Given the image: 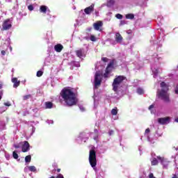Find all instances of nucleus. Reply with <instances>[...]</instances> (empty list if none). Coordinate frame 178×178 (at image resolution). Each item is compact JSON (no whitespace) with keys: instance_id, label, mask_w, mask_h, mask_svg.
Returning <instances> with one entry per match:
<instances>
[{"instance_id":"obj_42","label":"nucleus","mask_w":178,"mask_h":178,"mask_svg":"<svg viewBox=\"0 0 178 178\" xmlns=\"http://www.w3.org/2000/svg\"><path fill=\"white\" fill-rule=\"evenodd\" d=\"M13 156L14 158V159H17V158H19V155L17 154V153L16 152V151H14L13 153Z\"/></svg>"},{"instance_id":"obj_64","label":"nucleus","mask_w":178,"mask_h":178,"mask_svg":"<svg viewBox=\"0 0 178 178\" xmlns=\"http://www.w3.org/2000/svg\"><path fill=\"white\" fill-rule=\"evenodd\" d=\"M175 122H176V123H178V118L175 120Z\"/></svg>"},{"instance_id":"obj_53","label":"nucleus","mask_w":178,"mask_h":178,"mask_svg":"<svg viewBox=\"0 0 178 178\" xmlns=\"http://www.w3.org/2000/svg\"><path fill=\"white\" fill-rule=\"evenodd\" d=\"M56 178H65V177H63V175H62V174H58V175L56 176Z\"/></svg>"},{"instance_id":"obj_25","label":"nucleus","mask_w":178,"mask_h":178,"mask_svg":"<svg viewBox=\"0 0 178 178\" xmlns=\"http://www.w3.org/2000/svg\"><path fill=\"white\" fill-rule=\"evenodd\" d=\"M47 20L48 22H49L50 23H54V22H55V19H56V15H52L51 14L49 13V15H47Z\"/></svg>"},{"instance_id":"obj_37","label":"nucleus","mask_w":178,"mask_h":178,"mask_svg":"<svg viewBox=\"0 0 178 178\" xmlns=\"http://www.w3.org/2000/svg\"><path fill=\"white\" fill-rule=\"evenodd\" d=\"M6 111H8V107L6 106L0 107V113H3V112H6Z\"/></svg>"},{"instance_id":"obj_14","label":"nucleus","mask_w":178,"mask_h":178,"mask_svg":"<svg viewBox=\"0 0 178 178\" xmlns=\"http://www.w3.org/2000/svg\"><path fill=\"white\" fill-rule=\"evenodd\" d=\"M149 133H150L149 128L146 129V130L145 131V137H146V138L149 143H150L151 144H154L155 140H151V138H149Z\"/></svg>"},{"instance_id":"obj_34","label":"nucleus","mask_w":178,"mask_h":178,"mask_svg":"<svg viewBox=\"0 0 178 178\" xmlns=\"http://www.w3.org/2000/svg\"><path fill=\"white\" fill-rule=\"evenodd\" d=\"M71 65L76 66V67H80V63L77 61H72Z\"/></svg>"},{"instance_id":"obj_48","label":"nucleus","mask_w":178,"mask_h":178,"mask_svg":"<svg viewBox=\"0 0 178 178\" xmlns=\"http://www.w3.org/2000/svg\"><path fill=\"white\" fill-rule=\"evenodd\" d=\"M79 109L81 112H86V108H84L83 106H79Z\"/></svg>"},{"instance_id":"obj_63","label":"nucleus","mask_w":178,"mask_h":178,"mask_svg":"<svg viewBox=\"0 0 178 178\" xmlns=\"http://www.w3.org/2000/svg\"><path fill=\"white\" fill-rule=\"evenodd\" d=\"M8 48H9V49H10V52H12V47L11 46H8Z\"/></svg>"},{"instance_id":"obj_19","label":"nucleus","mask_w":178,"mask_h":178,"mask_svg":"<svg viewBox=\"0 0 178 178\" xmlns=\"http://www.w3.org/2000/svg\"><path fill=\"white\" fill-rule=\"evenodd\" d=\"M76 56H78V58H80V59H81V58H84V56H86V53L84 52V49H81L79 50H77L76 51Z\"/></svg>"},{"instance_id":"obj_3","label":"nucleus","mask_w":178,"mask_h":178,"mask_svg":"<svg viewBox=\"0 0 178 178\" xmlns=\"http://www.w3.org/2000/svg\"><path fill=\"white\" fill-rule=\"evenodd\" d=\"M160 86L161 89L158 90L157 91L158 98L162 99V101L164 102H170V99H169V93H168V91L169 90L168 85H166L165 82H161L160 83Z\"/></svg>"},{"instance_id":"obj_8","label":"nucleus","mask_w":178,"mask_h":178,"mask_svg":"<svg viewBox=\"0 0 178 178\" xmlns=\"http://www.w3.org/2000/svg\"><path fill=\"white\" fill-rule=\"evenodd\" d=\"M104 133L105 132L102 131H99L98 129H94V132L92 133V137L96 143H98V141H99V136H101V134H104Z\"/></svg>"},{"instance_id":"obj_29","label":"nucleus","mask_w":178,"mask_h":178,"mask_svg":"<svg viewBox=\"0 0 178 178\" xmlns=\"http://www.w3.org/2000/svg\"><path fill=\"white\" fill-rule=\"evenodd\" d=\"M113 5H115V0H107L106 6H108V8H112Z\"/></svg>"},{"instance_id":"obj_39","label":"nucleus","mask_w":178,"mask_h":178,"mask_svg":"<svg viewBox=\"0 0 178 178\" xmlns=\"http://www.w3.org/2000/svg\"><path fill=\"white\" fill-rule=\"evenodd\" d=\"M154 104H152L149 107V111H150L151 113H155V111H154Z\"/></svg>"},{"instance_id":"obj_31","label":"nucleus","mask_w":178,"mask_h":178,"mask_svg":"<svg viewBox=\"0 0 178 178\" xmlns=\"http://www.w3.org/2000/svg\"><path fill=\"white\" fill-rule=\"evenodd\" d=\"M51 59H52V56H49L47 57V58L45 59L44 63L46 65H49V63H51Z\"/></svg>"},{"instance_id":"obj_1","label":"nucleus","mask_w":178,"mask_h":178,"mask_svg":"<svg viewBox=\"0 0 178 178\" xmlns=\"http://www.w3.org/2000/svg\"><path fill=\"white\" fill-rule=\"evenodd\" d=\"M60 98H62L68 106H73L77 104V98L73 89L70 88H63L60 93Z\"/></svg>"},{"instance_id":"obj_43","label":"nucleus","mask_w":178,"mask_h":178,"mask_svg":"<svg viewBox=\"0 0 178 178\" xmlns=\"http://www.w3.org/2000/svg\"><path fill=\"white\" fill-rule=\"evenodd\" d=\"M42 74H43L42 71H38V72H37V74H36V76H37L38 77H41V76H42Z\"/></svg>"},{"instance_id":"obj_26","label":"nucleus","mask_w":178,"mask_h":178,"mask_svg":"<svg viewBox=\"0 0 178 178\" xmlns=\"http://www.w3.org/2000/svg\"><path fill=\"white\" fill-rule=\"evenodd\" d=\"M93 99H94V109H97V108H98V104H99V99H98V97L94 95L93 96Z\"/></svg>"},{"instance_id":"obj_15","label":"nucleus","mask_w":178,"mask_h":178,"mask_svg":"<svg viewBox=\"0 0 178 178\" xmlns=\"http://www.w3.org/2000/svg\"><path fill=\"white\" fill-rule=\"evenodd\" d=\"M104 26V23L102 21H98L93 24V27L96 31H101V27Z\"/></svg>"},{"instance_id":"obj_4","label":"nucleus","mask_w":178,"mask_h":178,"mask_svg":"<svg viewBox=\"0 0 178 178\" xmlns=\"http://www.w3.org/2000/svg\"><path fill=\"white\" fill-rule=\"evenodd\" d=\"M89 162L92 168L94 169V170L97 172V168H95V166H97V155L95 154V151L94 150L90 151Z\"/></svg>"},{"instance_id":"obj_2","label":"nucleus","mask_w":178,"mask_h":178,"mask_svg":"<svg viewBox=\"0 0 178 178\" xmlns=\"http://www.w3.org/2000/svg\"><path fill=\"white\" fill-rule=\"evenodd\" d=\"M127 81V79L124 76H117L112 83L113 90L118 95H123V88H124V83Z\"/></svg>"},{"instance_id":"obj_5","label":"nucleus","mask_w":178,"mask_h":178,"mask_svg":"<svg viewBox=\"0 0 178 178\" xmlns=\"http://www.w3.org/2000/svg\"><path fill=\"white\" fill-rule=\"evenodd\" d=\"M116 66H118V64L116 63V60L113 59L110 61V63L107 65V67L106 68V72L104 73V76L108 77V74H109V73H111V71L113 70V69H115Z\"/></svg>"},{"instance_id":"obj_18","label":"nucleus","mask_w":178,"mask_h":178,"mask_svg":"<svg viewBox=\"0 0 178 178\" xmlns=\"http://www.w3.org/2000/svg\"><path fill=\"white\" fill-rule=\"evenodd\" d=\"M28 151H30V144L29 142L24 141L22 145V152H28Z\"/></svg>"},{"instance_id":"obj_12","label":"nucleus","mask_w":178,"mask_h":178,"mask_svg":"<svg viewBox=\"0 0 178 178\" xmlns=\"http://www.w3.org/2000/svg\"><path fill=\"white\" fill-rule=\"evenodd\" d=\"M10 29H12V21L10 19H6L3 23L2 29L6 31L10 30Z\"/></svg>"},{"instance_id":"obj_13","label":"nucleus","mask_w":178,"mask_h":178,"mask_svg":"<svg viewBox=\"0 0 178 178\" xmlns=\"http://www.w3.org/2000/svg\"><path fill=\"white\" fill-rule=\"evenodd\" d=\"M39 10L40 13H43L44 15H49L51 13V10L47 6H40Z\"/></svg>"},{"instance_id":"obj_38","label":"nucleus","mask_w":178,"mask_h":178,"mask_svg":"<svg viewBox=\"0 0 178 178\" xmlns=\"http://www.w3.org/2000/svg\"><path fill=\"white\" fill-rule=\"evenodd\" d=\"M96 175H97V177H96V178H104V176H103V175H104V172H96Z\"/></svg>"},{"instance_id":"obj_54","label":"nucleus","mask_w":178,"mask_h":178,"mask_svg":"<svg viewBox=\"0 0 178 178\" xmlns=\"http://www.w3.org/2000/svg\"><path fill=\"white\" fill-rule=\"evenodd\" d=\"M175 94L178 95V84L176 86L175 89Z\"/></svg>"},{"instance_id":"obj_52","label":"nucleus","mask_w":178,"mask_h":178,"mask_svg":"<svg viewBox=\"0 0 178 178\" xmlns=\"http://www.w3.org/2000/svg\"><path fill=\"white\" fill-rule=\"evenodd\" d=\"M138 150L140 152V155H141L143 154V147L141 146L138 147Z\"/></svg>"},{"instance_id":"obj_20","label":"nucleus","mask_w":178,"mask_h":178,"mask_svg":"<svg viewBox=\"0 0 178 178\" xmlns=\"http://www.w3.org/2000/svg\"><path fill=\"white\" fill-rule=\"evenodd\" d=\"M157 40H159V46L162 47V43L165 41V33L162 32Z\"/></svg>"},{"instance_id":"obj_46","label":"nucleus","mask_w":178,"mask_h":178,"mask_svg":"<svg viewBox=\"0 0 178 178\" xmlns=\"http://www.w3.org/2000/svg\"><path fill=\"white\" fill-rule=\"evenodd\" d=\"M28 9H29V10H30L31 12V11L34 10V6L33 5H29L28 6Z\"/></svg>"},{"instance_id":"obj_58","label":"nucleus","mask_w":178,"mask_h":178,"mask_svg":"<svg viewBox=\"0 0 178 178\" xmlns=\"http://www.w3.org/2000/svg\"><path fill=\"white\" fill-rule=\"evenodd\" d=\"M149 178H156V177H155L154 176V174H153V173H150V174L149 175Z\"/></svg>"},{"instance_id":"obj_50","label":"nucleus","mask_w":178,"mask_h":178,"mask_svg":"<svg viewBox=\"0 0 178 178\" xmlns=\"http://www.w3.org/2000/svg\"><path fill=\"white\" fill-rule=\"evenodd\" d=\"M126 23H127V22L126 20H121L120 26H123V25L126 24Z\"/></svg>"},{"instance_id":"obj_11","label":"nucleus","mask_w":178,"mask_h":178,"mask_svg":"<svg viewBox=\"0 0 178 178\" xmlns=\"http://www.w3.org/2000/svg\"><path fill=\"white\" fill-rule=\"evenodd\" d=\"M170 117L158 118L157 122L159 124L165 125L170 123Z\"/></svg>"},{"instance_id":"obj_33","label":"nucleus","mask_w":178,"mask_h":178,"mask_svg":"<svg viewBox=\"0 0 178 178\" xmlns=\"http://www.w3.org/2000/svg\"><path fill=\"white\" fill-rule=\"evenodd\" d=\"M111 115H113V116H116L118 115V108L111 110Z\"/></svg>"},{"instance_id":"obj_36","label":"nucleus","mask_w":178,"mask_h":178,"mask_svg":"<svg viewBox=\"0 0 178 178\" xmlns=\"http://www.w3.org/2000/svg\"><path fill=\"white\" fill-rule=\"evenodd\" d=\"M126 19H130L131 20L134 19V14H127V15H126Z\"/></svg>"},{"instance_id":"obj_32","label":"nucleus","mask_w":178,"mask_h":178,"mask_svg":"<svg viewBox=\"0 0 178 178\" xmlns=\"http://www.w3.org/2000/svg\"><path fill=\"white\" fill-rule=\"evenodd\" d=\"M136 92L139 95H143V94H144V89H143L142 88H138Z\"/></svg>"},{"instance_id":"obj_59","label":"nucleus","mask_w":178,"mask_h":178,"mask_svg":"<svg viewBox=\"0 0 178 178\" xmlns=\"http://www.w3.org/2000/svg\"><path fill=\"white\" fill-rule=\"evenodd\" d=\"M156 134H157L158 137H161L162 136V133H159L158 131H156Z\"/></svg>"},{"instance_id":"obj_55","label":"nucleus","mask_w":178,"mask_h":178,"mask_svg":"<svg viewBox=\"0 0 178 178\" xmlns=\"http://www.w3.org/2000/svg\"><path fill=\"white\" fill-rule=\"evenodd\" d=\"M113 133H114L113 130H110L108 131V136H113Z\"/></svg>"},{"instance_id":"obj_47","label":"nucleus","mask_w":178,"mask_h":178,"mask_svg":"<svg viewBox=\"0 0 178 178\" xmlns=\"http://www.w3.org/2000/svg\"><path fill=\"white\" fill-rule=\"evenodd\" d=\"M90 41H93V42H95L97 41V38H95V36L94 35H90Z\"/></svg>"},{"instance_id":"obj_30","label":"nucleus","mask_w":178,"mask_h":178,"mask_svg":"<svg viewBox=\"0 0 178 178\" xmlns=\"http://www.w3.org/2000/svg\"><path fill=\"white\" fill-rule=\"evenodd\" d=\"M6 129V124H5V122L1 121L0 122V130H5Z\"/></svg>"},{"instance_id":"obj_51","label":"nucleus","mask_w":178,"mask_h":178,"mask_svg":"<svg viewBox=\"0 0 178 178\" xmlns=\"http://www.w3.org/2000/svg\"><path fill=\"white\" fill-rule=\"evenodd\" d=\"M47 123H48V124H54V120H47Z\"/></svg>"},{"instance_id":"obj_16","label":"nucleus","mask_w":178,"mask_h":178,"mask_svg":"<svg viewBox=\"0 0 178 178\" xmlns=\"http://www.w3.org/2000/svg\"><path fill=\"white\" fill-rule=\"evenodd\" d=\"M94 6H95V5L94 3H92L91 6H90L88 8H86L84 9V12L86 13V15H91V13H92V12H94Z\"/></svg>"},{"instance_id":"obj_21","label":"nucleus","mask_w":178,"mask_h":178,"mask_svg":"<svg viewBox=\"0 0 178 178\" xmlns=\"http://www.w3.org/2000/svg\"><path fill=\"white\" fill-rule=\"evenodd\" d=\"M152 60L154 61V63H159L162 60V58L155 54L152 56Z\"/></svg>"},{"instance_id":"obj_41","label":"nucleus","mask_w":178,"mask_h":178,"mask_svg":"<svg viewBox=\"0 0 178 178\" xmlns=\"http://www.w3.org/2000/svg\"><path fill=\"white\" fill-rule=\"evenodd\" d=\"M152 41L153 42V44H158V40H156V36L154 35L152 37Z\"/></svg>"},{"instance_id":"obj_6","label":"nucleus","mask_w":178,"mask_h":178,"mask_svg":"<svg viewBox=\"0 0 178 178\" xmlns=\"http://www.w3.org/2000/svg\"><path fill=\"white\" fill-rule=\"evenodd\" d=\"M87 140H88V134L86 132L79 134L78 137L76 138V141L78 144H82L83 142L86 143Z\"/></svg>"},{"instance_id":"obj_24","label":"nucleus","mask_w":178,"mask_h":178,"mask_svg":"<svg viewBox=\"0 0 178 178\" xmlns=\"http://www.w3.org/2000/svg\"><path fill=\"white\" fill-rule=\"evenodd\" d=\"M11 81L14 83V88H16L20 86V81H17V78H12Z\"/></svg>"},{"instance_id":"obj_17","label":"nucleus","mask_w":178,"mask_h":178,"mask_svg":"<svg viewBox=\"0 0 178 178\" xmlns=\"http://www.w3.org/2000/svg\"><path fill=\"white\" fill-rule=\"evenodd\" d=\"M114 38L117 44H122V42H123V37H122L120 33H116Z\"/></svg>"},{"instance_id":"obj_62","label":"nucleus","mask_w":178,"mask_h":178,"mask_svg":"<svg viewBox=\"0 0 178 178\" xmlns=\"http://www.w3.org/2000/svg\"><path fill=\"white\" fill-rule=\"evenodd\" d=\"M15 148H20V145H14Z\"/></svg>"},{"instance_id":"obj_22","label":"nucleus","mask_w":178,"mask_h":178,"mask_svg":"<svg viewBox=\"0 0 178 178\" xmlns=\"http://www.w3.org/2000/svg\"><path fill=\"white\" fill-rule=\"evenodd\" d=\"M63 49V45H62L61 44H57L56 45H54V51L56 52H62Z\"/></svg>"},{"instance_id":"obj_49","label":"nucleus","mask_w":178,"mask_h":178,"mask_svg":"<svg viewBox=\"0 0 178 178\" xmlns=\"http://www.w3.org/2000/svg\"><path fill=\"white\" fill-rule=\"evenodd\" d=\"M31 130V136H33V133H35V127L32 126Z\"/></svg>"},{"instance_id":"obj_7","label":"nucleus","mask_w":178,"mask_h":178,"mask_svg":"<svg viewBox=\"0 0 178 178\" xmlns=\"http://www.w3.org/2000/svg\"><path fill=\"white\" fill-rule=\"evenodd\" d=\"M102 80V75H101V72H96L95 75V88H98L99 86H101Z\"/></svg>"},{"instance_id":"obj_57","label":"nucleus","mask_w":178,"mask_h":178,"mask_svg":"<svg viewBox=\"0 0 178 178\" xmlns=\"http://www.w3.org/2000/svg\"><path fill=\"white\" fill-rule=\"evenodd\" d=\"M1 55H2L3 56H5L6 55V51L5 50H2V51H1Z\"/></svg>"},{"instance_id":"obj_61","label":"nucleus","mask_w":178,"mask_h":178,"mask_svg":"<svg viewBox=\"0 0 178 178\" xmlns=\"http://www.w3.org/2000/svg\"><path fill=\"white\" fill-rule=\"evenodd\" d=\"M163 17H157V22H161L162 20Z\"/></svg>"},{"instance_id":"obj_9","label":"nucleus","mask_w":178,"mask_h":178,"mask_svg":"<svg viewBox=\"0 0 178 178\" xmlns=\"http://www.w3.org/2000/svg\"><path fill=\"white\" fill-rule=\"evenodd\" d=\"M151 70L153 73V77L156 79L158 77V73H159V67L156 63H152L151 65Z\"/></svg>"},{"instance_id":"obj_27","label":"nucleus","mask_w":178,"mask_h":178,"mask_svg":"<svg viewBox=\"0 0 178 178\" xmlns=\"http://www.w3.org/2000/svg\"><path fill=\"white\" fill-rule=\"evenodd\" d=\"M151 163L152 165H158V156H156V157H152L151 159Z\"/></svg>"},{"instance_id":"obj_40","label":"nucleus","mask_w":178,"mask_h":178,"mask_svg":"<svg viewBox=\"0 0 178 178\" xmlns=\"http://www.w3.org/2000/svg\"><path fill=\"white\" fill-rule=\"evenodd\" d=\"M31 98V95H27L23 97L24 101H27V99H30Z\"/></svg>"},{"instance_id":"obj_35","label":"nucleus","mask_w":178,"mask_h":178,"mask_svg":"<svg viewBox=\"0 0 178 178\" xmlns=\"http://www.w3.org/2000/svg\"><path fill=\"white\" fill-rule=\"evenodd\" d=\"M25 162L26 163H29V162H31V156L29 155L25 157Z\"/></svg>"},{"instance_id":"obj_45","label":"nucleus","mask_w":178,"mask_h":178,"mask_svg":"<svg viewBox=\"0 0 178 178\" xmlns=\"http://www.w3.org/2000/svg\"><path fill=\"white\" fill-rule=\"evenodd\" d=\"M3 105L4 106H6V108H8V106H10L12 104H10V102H4Z\"/></svg>"},{"instance_id":"obj_44","label":"nucleus","mask_w":178,"mask_h":178,"mask_svg":"<svg viewBox=\"0 0 178 178\" xmlns=\"http://www.w3.org/2000/svg\"><path fill=\"white\" fill-rule=\"evenodd\" d=\"M115 17H116L117 19H123V15H122L121 14H117V15H115Z\"/></svg>"},{"instance_id":"obj_10","label":"nucleus","mask_w":178,"mask_h":178,"mask_svg":"<svg viewBox=\"0 0 178 178\" xmlns=\"http://www.w3.org/2000/svg\"><path fill=\"white\" fill-rule=\"evenodd\" d=\"M157 159L159 161L161 162V165H163V168L164 169H168V166L169 165V163H170V161H169L167 159L161 157L159 156H157Z\"/></svg>"},{"instance_id":"obj_23","label":"nucleus","mask_w":178,"mask_h":178,"mask_svg":"<svg viewBox=\"0 0 178 178\" xmlns=\"http://www.w3.org/2000/svg\"><path fill=\"white\" fill-rule=\"evenodd\" d=\"M29 170L30 172H37V168L34 165H29L24 168V172H27Z\"/></svg>"},{"instance_id":"obj_60","label":"nucleus","mask_w":178,"mask_h":178,"mask_svg":"<svg viewBox=\"0 0 178 178\" xmlns=\"http://www.w3.org/2000/svg\"><path fill=\"white\" fill-rule=\"evenodd\" d=\"M3 93L2 92V90H0V101L2 99V95Z\"/></svg>"},{"instance_id":"obj_28","label":"nucleus","mask_w":178,"mask_h":178,"mask_svg":"<svg viewBox=\"0 0 178 178\" xmlns=\"http://www.w3.org/2000/svg\"><path fill=\"white\" fill-rule=\"evenodd\" d=\"M45 108L46 109H52L54 108V104L51 102H45Z\"/></svg>"},{"instance_id":"obj_56","label":"nucleus","mask_w":178,"mask_h":178,"mask_svg":"<svg viewBox=\"0 0 178 178\" xmlns=\"http://www.w3.org/2000/svg\"><path fill=\"white\" fill-rule=\"evenodd\" d=\"M102 60L103 62H108V58L103 57V58H102Z\"/></svg>"}]
</instances>
